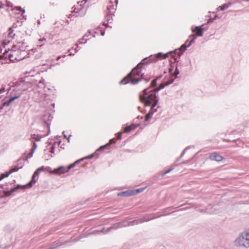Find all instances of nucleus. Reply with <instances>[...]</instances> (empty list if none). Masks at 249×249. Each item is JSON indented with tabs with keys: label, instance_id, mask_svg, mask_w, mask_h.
Returning <instances> with one entry per match:
<instances>
[{
	"label": "nucleus",
	"instance_id": "obj_1",
	"mask_svg": "<svg viewBox=\"0 0 249 249\" xmlns=\"http://www.w3.org/2000/svg\"><path fill=\"white\" fill-rule=\"evenodd\" d=\"M169 72L172 76H174V78H172L170 82H166L165 84H161L159 89H156L154 90L149 91L148 89H145L143 90V94L140 95V100L144 106L152 105L151 107L155 108L158 102L156 95V91L159 90L160 89L163 88L164 86L168 85L173 82L174 79L176 78L177 75L179 73V71L177 69V66H176L175 69L174 66L171 65L169 69Z\"/></svg>",
	"mask_w": 249,
	"mask_h": 249
},
{
	"label": "nucleus",
	"instance_id": "obj_25",
	"mask_svg": "<svg viewBox=\"0 0 249 249\" xmlns=\"http://www.w3.org/2000/svg\"><path fill=\"white\" fill-rule=\"evenodd\" d=\"M113 142H115V141H114V140L112 139V140H111L109 141V143H108L106 145L104 146V147H101V148H104L105 146H108V145H109L110 143H113Z\"/></svg>",
	"mask_w": 249,
	"mask_h": 249
},
{
	"label": "nucleus",
	"instance_id": "obj_8",
	"mask_svg": "<svg viewBox=\"0 0 249 249\" xmlns=\"http://www.w3.org/2000/svg\"><path fill=\"white\" fill-rule=\"evenodd\" d=\"M146 187L142 188L141 189H136L135 190L130 191H125L120 192L118 194V196H130L132 195H136L137 194L140 193L142 192Z\"/></svg>",
	"mask_w": 249,
	"mask_h": 249
},
{
	"label": "nucleus",
	"instance_id": "obj_13",
	"mask_svg": "<svg viewBox=\"0 0 249 249\" xmlns=\"http://www.w3.org/2000/svg\"><path fill=\"white\" fill-rule=\"evenodd\" d=\"M157 111L156 109H155V108L151 107V109L149 112L146 114L145 117V121H148L152 116V115L154 114L155 112Z\"/></svg>",
	"mask_w": 249,
	"mask_h": 249
},
{
	"label": "nucleus",
	"instance_id": "obj_4",
	"mask_svg": "<svg viewBox=\"0 0 249 249\" xmlns=\"http://www.w3.org/2000/svg\"><path fill=\"white\" fill-rule=\"evenodd\" d=\"M235 245L238 247H249V230L242 232L234 242Z\"/></svg>",
	"mask_w": 249,
	"mask_h": 249
},
{
	"label": "nucleus",
	"instance_id": "obj_22",
	"mask_svg": "<svg viewBox=\"0 0 249 249\" xmlns=\"http://www.w3.org/2000/svg\"><path fill=\"white\" fill-rule=\"evenodd\" d=\"M37 145V144L36 143H34V144H33V146L32 148V150H31V153L33 154L35 150H36V148Z\"/></svg>",
	"mask_w": 249,
	"mask_h": 249
},
{
	"label": "nucleus",
	"instance_id": "obj_16",
	"mask_svg": "<svg viewBox=\"0 0 249 249\" xmlns=\"http://www.w3.org/2000/svg\"><path fill=\"white\" fill-rule=\"evenodd\" d=\"M10 173L9 172H6L2 174L0 176V180H1L2 179L8 177L10 175Z\"/></svg>",
	"mask_w": 249,
	"mask_h": 249
},
{
	"label": "nucleus",
	"instance_id": "obj_21",
	"mask_svg": "<svg viewBox=\"0 0 249 249\" xmlns=\"http://www.w3.org/2000/svg\"><path fill=\"white\" fill-rule=\"evenodd\" d=\"M47 169H51V168H49V167L45 168L43 166H42V167H41L40 168H38L37 169V170L40 172L41 171H47Z\"/></svg>",
	"mask_w": 249,
	"mask_h": 249
},
{
	"label": "nucleus",
	"instance_id": "obj_33",
	"mask_svg": "<svg viewBox=\"0 0 249 249\" xmlns=\"http://www.w3.org/2000/svg\"><path fill=\"white\" fill-rule=\"evenodd\" d=\"M9 51H5V53H8Z\"/></svg>",
	"mask_w": 249,
	"mask_h": 249
},
{
	"label": "nucleus",
	"instance_id": "obj_3",
	"mask_svg": "<svg viewBox=\"0 0 249 249\" xmlns=\"http://www.w3.org/2000/svg\"><path fill=\"white\" fill-rule=\"evenodd\" d=\"M9 52V59L12 62L21 60L25 57V52L21 51L16 45H14Z\"/></svg>",
	"mask_w": 249,
	"mask_h": 249
},
{
	"label": "nucleus",
	"instance_id": "obj_17",
	"mask_svg": "<svg viewBox=\"0 0 249 249\" xmlns=\"http://www.w3.org/2000/svg\"><path fill=\"white\" fill-rule=\"evenodd\" d=\"M40 172L37 169L34 173L33 177H32V181L36 182V180H35V178L36 177L38 176Z\"/></svg>",
	"mask_w": 249,
	"mask_h": 249
},
{
	"label": "nucleus",
	"instance_id": "obj_29",
	"mask_svg": "<svg viewBox=\"0 0 249 249\" xmlns=\"http://www.w3.org/2000/svg\"><path fill=\"white\" fill-rule=\"evenodd\" d=\"M5 91V89L4 88H3V89H0V93H2V92H4Z\"/></svg>",
	"mask_w": 249,
	"mask_h": 249
},
{
	"label": "nucleus",
	"instance_id": "obj_11",
	"mask_svg": "<svg viewBox=\"0 0 249 249\" xmlns=\"http://www.w3.org/2000/svg\"><path fill=\"white\" fill-rule=\"evenodd\" d=\"M139 124H133L129 126H127L124 127V133L129 132L130 131L136 129L137 127H138L139 126Z\"/></svg>",
	"mask_w": 249,
	"mask_h": 249
},
{
	"label": "nucleus",
	"instance_id": "obj_31",
	"mask_svg": "<svg viewBox=\"0 0 249 249\" xmlns=\"http://www.w3.org/2000/svg\"><path fill=\"white\" fill-rule=\"evenodd\" d=\"M60 58H61V56H58L56 58V60H58Z\"/></svg>",
	"mask_w": 249,
	"mask_h": 249
},
{
	"label": "nucleus",
	"instance_id": "obj_32",
	"mask_svg": "<svg viewBox=\"0 0 249 249\" xmlns=\"http://www.w3.org/2000/svg\"><path fill=\"white\" fill-rule=\"evenodd\" d=\"M3 5H4V4H2V5H0V7H3Z\"/></svg>",
	"mask_w": 249,
	"mask_h": 249
},
{
	"label": "nucleus",
	"instance_id": "obj_19",
	"mask_svg": "<svg viewBox=\"0 0 249 249\" xmlns=\"http://www.w3.org/2000/svg\"><path fill=\"white\" fill-rule=\"evenodd\" d=\"M228 5H222V6H220L218 9H219L221 11H223L225 9H227L228 8Z\"/></svg>",
	"mask_w": 249,
	"mask_h": 249
},
{
	"label": "nucleus",
	"instance_id": "obj_28",
	"mask_svg": "<svg viewBox=\"0 0 249 249\" xmlns=\"http://www.w3.org/2000/svg\"><path fill=\"white\" fill-rule=\"evenodd\" d=\"M117 139H121V133H119L118 136H117Z\"/></svg>",
	"mask_w": 249,
	"mask_h": 249
},
{
	"label": "nucleus",
	"instance_id": "obj_18",
	"mask_svg": "<svg viewBox=\"0 0 249 249\" xmlns=\"http://www.w3.org/2000/svg\"><path fill=\"white\" fill-rule=\"evenodd\" d=\"M13 10H16V11H21L22 12V13H24L25 12V10L24 9H23L21 7H14Z\"/></svg>",
	"mask_w": 249,
	"mask_h": 249
},
{
	"label": "nucleus",
	"instance_id": "obj_7",
	"mask_svg": "<svg viewBox=\"0 0 249 249\" xmlns=\"http://www.w3.org/2000/svg\"><path fill=\"white\" fill-rule=\"evenodd\" d=\"M168 54L169 53H159L155 55H151L149 58V60L151 62H156L159 59H163L167 58L168 57Z\"/></svg>",
	"mask_w": 249,
	"mask_h": 249
},
{
	"label": "nucleus",
	"instance_id": "obj_10",
	"mask_svg": "<svg viewBox=\"0 0 249 249\" xmlns=\"http://www.w3.org/2000/svg\"><path fill=\"white\" fill-rule=\"evenodd\" d=\"M209 159L211 160H215L219 162L222 161L224 159V158L218 153L215 152L209 155Z\"/></svg>",
	"mask_w": 249,
	"mask_h": 249
},
{
	"label": "nucleus",
	"instance_id": "obj_26",
	"mask_svg": "<svg viewBox=\"0 0 249 249\" xmlns=\"http://www.w3.org/2000/svg\"><path fill=\"white\" fill-rule=\"evenodd\" d=\"M190 37H192L193 38L190 41L189 45H188V46L190 45L191 44V42L193 41V39H195L196 38V35H191L190 36Z\"/></svg>",
	"mask_w": 249,
	"mask_h": 249
},
{
	"label": "nucleus",
	"instance_id": "obj_5",
	"mask_svg": "<svg viewBox=\"0 0 249 249\" xmlns=\"http://www.w3.org/2000/svg\"><path fill=\"white\" fill-rule=\"evenodd\" d=\"M77 163V162L76 161L73 163L71 164L67 167L60 166L53 170H52L51 169H47V171L53 174L60 175L67 172L70 169L73 168Z\"/></svg>",
	"mask_w": 249,
	"mask_h": 249
},
{
	"label": "nucleus",
	"instance_id": "obj_23",
	"mask_svg": "<svg viewBox=\"0 0 249 249\" xmlns=\"http://www.w3.org/2000/svg\"><path fill=\"white\" fill-rule=\"evenodd\" d=\"M18 168H12V169H11L9 171V172L10 173V174L13 173V172H16V171H18Z\"/></svg>",
	"mask_w": 249,
	"mask_h": 249
},
{
	"label": "nucleus",
	"instance_id": "obj_12",
	"mask_svg": "<svg viewBox=\"0 0 249 249\" xmlns=\"http://www.w3.org/2000/svg\"><path fill=\"white\" fill-rule=\"evenodd\" d=\"M193 33H195L197 36H202L203 29L201 27L196 26L193 30Z\"/></svg>",
	"mask_w": 249,
	"mask_h": 249
},
{
	"label": "nucleus",
	"instance_id": "obj_24",
	"mask_svg": "<svg viewBox=\"0 0 249 249\" xmlns=\"http://www.w3.org/2000/svg\"><path fill=\"white\" fill-rule=\"evenodd\" d=\"M46 41V39L45 38H40L38 40V42H39V46H42L43 45V44H41V42H42V41Z\"/></svg>",
	"mask_w": 249,
	"mask_h": 249
},
{
	"label": "nucleus",
	"instance_id": "obj_6",
	"mask_svg": "<svg viewBox=\"0 0 249 249\" xmlns=\"http://www.w3.org/2000/svg\"><path fill=\"white\" fill-rule=\"evenodd\" d=\"M87 0H82L81 1H78L73 6V12L75 13H79V15L82 16L85 14L86 9L84 7Z\"/></svg>",
	"mask_w": 249,
	"mask_h": 249
},
{
	"label": "nucleus",
	"instance_id": "obj_30",
	"mask_svg": "<svg viewBox=\"0 0 249 249\" xmlns=\"http://www.w3.org/2000/svg\"><path fill=\"white\" fill-rule=\"evenodd\" d=\"M172 170V169H169L168 170L166 171V172H164V173L163 174V175H165L166 174H167L169 172H170Z\"/></svg>",
	"mask_w": 249,
	"mask_h": 249
},
{
	"label": "nucleus",
	"instance_id": "obj_27",
	"mask_svg": "<svg viewBox=\"0 0 249 249\" xmlns=\"http://www.w3.org/2000/svg\"><path fill=\"white\" fill-rule=\"evenodd\" d=\"M156 85V80H153L151 82V86L152 87L155 86Z\"/></svg>",
	"mask_w": 249,
	"mask_h": 249
},
{
	"label": "nucleus",
	"instance_id": "obj_20",
	"mask_svg": "<svg viewBox=\"0 0 249 249\" xmlns=\"http://www.w3.org/2000/svg\"><path fill=\"white\" fill-rule=\"evenodd\" d=\"M5 5L7 6V7H12L13 6V4L12 3L9 1H7V0H5Z\"/></svg>",
	"mask_w": 249,
	"mask_h": 249
},
{
	"label": "nucleus",
	"instance_id": "obj_15",
	"mask_svg": "<svg viewBox=\"0 0 249 249\" xmlns=\"http://www.w3.org/2000/svg\"><path fill=\"white\" fill-rule=\"evenodd\" d=\"M89 36H94L93 33L91 31H89L85 36H83L82 39H85L86 40L89 39V38H87Z\"/></svg>",
	"mask_w": 249,
	"mask_h": 249
},
{
	"label": "nucleus",
	"instance_id": "obj_9",
	"mask_svg": "<svg viewBox=\"0 0 249 249\" xmlns=\"http://www.w3.org/2000/svg\"><path fill=\"white\" fill-rule=\"evenodd\" d=\"M117 0H114V3L110 1L107 6V14L109 15L112 14L115 11L117 4Z\"/></svg>",
	"mask_w": 249,
	"mask_h": 249
},
{
	"label": "nucleus",
	"instance_id": "obj_2",
	"mask_svg": "<svg viewBox=\"0 0 249 249\" xmlns=\"http://www.w3.org/2000/svg\"><path fill=\"white\" fill-rule=\"evenodd\" d=\"M141 70L138 66L133 69L129 74L120 81V84L125 85L129 82L132 84H137L140 80Z\"/></svg>",
	"mask_w": 249,
	"mask_h": 249
},
{
	"label": "nucleus",
	"instance_id": "obj_34",
	"mask_svg": "<svg viewBox=\"0 0 249 249\" xmlns=\"http://www.w3.org/2000/svg\"><path fill=\"white\" fill-rule=\"evenodd\" d=\"M1 186H0V188H1Z\"/></svg>",
	"mask_w": 249,
	"mask_h": 249
},
{
	"label": "nucleus",
	"instance_id": "obj_14",
	"mask_svg": "<svg viewBox=\"0 0 249 249\" xmlns=\"http://www.w3.org/2000/svg\"><path fill=\"white\" fill-rule=\"evenodd\" d=\"M20 94L19 93L17 94L15 96L11 97L9 99L5 102L4 104L6 106H9L15 100L18 99L20 97Z\"/></svg>",
	"mask_w": 249,
	"mask_h": 249
}]
</instances>
